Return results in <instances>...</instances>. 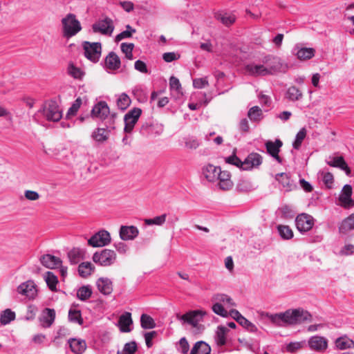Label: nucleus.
I'll return each mask as SVG.
<instances>
[{
  "label": "nucleus",
  "mask_w": 354,
  "mask_h": 354,
  "mask_svg": "<svg viewBox=\"0 0 354 354\" xmlns=\"http://www.w3.org/2000/svg\"><path fill=\"white\" fill-rule=\"evenodd\" d=\"M179 350L183 354H187L189 350V343L185 337H182L179 341Z\"/></svg>",
  "instance_id": "e2e57ef3"
},
{
  "label": "nucleus",
  "mask_w": 354,
  "mask_h": 354,
  "mask_svg": "<svg viewBox=\"0 0 354 354\" xmlns=\"http://www.w3.org/2000/svg\"><path fill=\"white\" fill-rule=\"evenodd\" d=\"M71 263L77 264L84 257V252L80 248H73L68 253Z\"/></svg>",
  "instance_id": "e433bc0d"
},
{
  "label": "nucleus",
  "mask_w": 354,
  "mask_h": 354,
  "mask_svg": "<svg viewBox=\"0 0 354 354\" xmlns=\"http://www.w3.org/2000/svg\"><path fill=\"white\" fill-rule=\"evenodd\" d=\"M115 252L108 249H104L100 252H95L93 256V261L102 266H111L115 262Z\"/></svg>",
  "instance_id": "423d86ee"
},
{
  "label": "nucleus",
  "mask_w": 354,
  "mask_h": 354,
  "mask_svg": "<svg viewBox=\"0 0 354 354\" xmlns=\"http://www.w3.org/2000/svg\"><path fill=\"white\" fill-rule=\"evenodd\" d=\"M214 18L225 26H231L236 21V17L234 15L223 13L221 12L214 13Z\"/></svg>",
  "instance_id": "c85d7f7f"
},
{
  "label": "nucleus",
  "mask_w": 354,
  "mask_h": 354,
  "mask_svg": "<svg viewBox=\"0 0 354 354\" xmlns=\"http://www.w3.org/2000/svg\"><path fill=\"white\" fill-rule=\"evenodd\" d=\"M304 346V342H290L286 345V348L288 353H292L302 348Z\"/></svg>",
  "instance_id": "4d7b16f0"
},
{
  "label": "nucleus",
  "mask_w": 354,
  "mask_h": 354,
  "mask_svg": "<svg viewBox=\"0 0 354 354\" xmlns=\"http://www.w3.org/2000/svg\"><path fill=\"white\" fill-rule=\"evenodd\" d=\"M120 59L114 52L109 53L106 57L105 66L107 69L117 70L120 67Z\"/></svg>",
  "instance_id": "393cba45"
},
{
  "label": "nucleus",
  "mask_w": 354,
  "mask_h": 354,
  "mask_svg": "<svg viewBox=\"0 0 354 354\" xmlns=\"http://www.w3.org/2000/svg\"><path fill=\"white\" fill-rule=\"evenodd\" d=\"M239 324L250 332H257L258 330L257 327L245 317L241 319V322Z\"/></svg>",
  "instance_id": "052dcab7"
},
{
  "label": "nucleus",
  "mask_w": 354,
  "mask_h": 354,
  "mask_svg": "<svg viewBox=\"0 0 354 354\" xmlns=\"http://www.w3.org/2000/svg\"><path fill=\"white\" fill-rule=\"evenodd\" d=\"M64 36L70 38L77 34L81 30L80 22L74 14L69 13L62 19Z\"/></svg>",
  "instance_id": "f257e3e1"
},
{
  "label": "nucleus",
  "mask_w": 354,
  "mask_h": 354,
  "mask_svg": "<svg viewBox=\"0 0 354 354\" xmlns=\"http://www.w3.org/2000/svg\"><path fill=\"white\" fill-rule=\"evenodd\" d=\"M228 331H229V330L223 326H218L215 339H216V344L218 346H223L225 344V343H226L225 336Z\"/></svg>",
  "instance_id": "f704fd0d"
},
{
  "label": "nucleus",
  "mask_w": 354,
  "mask_h": 354,
  "mask_svg": "<svg viewBox=\"0 0 354 354\" xmlns=\"http://www.w3.org/2000/svg\"><path fill=\"white\" fill-rule=\"evenodd\" d=\"M287 97L291 101H296L302 97V93L296 86H291L287 91Z\"/></svg>",
  "instance_id": "a18cd8bd"
},
{
  "label": "nucleus",
  "mask_w": 354,
  "mask_h": 354,
  "mask_svg": "<svg viewBox=\"0 0 354 354\" xmlns=\"http://www.w3.org/2000/svg\"><path fill=\"white\" fill-rule=\"evenodd\" d=\"M278 231L281 236L284 239H290L293 236L292 230L287 225H279Z\"/></svg>",
  "instance_id": "8fccbe9b"
},
{
  "label": "nucleus",
  "mask_w": 354,
  "mask_h": 354,
  "mask_svg": "<svg viewBox=\"0 0 354 354\" xmlns=\"http://www.w3.org/2000/svg\"><path fill=\"white\" fill-rule=\"evenodd\" d=\"M25 198L28 201H37L40 198L38 192L32 190H26L24 192Z\"/></svg>",
  "instance_id": "0e129e2a"
},
{
  "label": "nucleus",
  "mask_w": 354,
  "mask_h": 354,
  "mask_svg": "<svg viewBox=\"0 0 354 354\" xmlns=\"http://www.w3.org/2000/svg\"><path fill=\"white\" fill-rule=\"evenodd\" d=\"M140 324L144 329H152L156 327L154 319L147 314H142L141 315Z\"/></svg>",
  "instance_id": "a19ab883"
},
{
  "label": "nucleus",
  "mask_w": 354,
  "mask_h": 354,
  "mask_svg": "<svg viewBox=\"0 0 354 354\" xmlns=\"http://www.w3.org/2000/svg\"><path fill=\"white\" fill-rule=\"evenodd\" d=\"M213 299L216 301L227 304L231 306H234L236 305L235 303L232 301V299L225 294H217L214 296Z\"/></svg>",
  "instance_id": "5fc2aeb1"
},
{
  "label": "nucleus",
  "mask_w": 354,
  "mask_h": 354,
  "mask_svg": "<svg viewBox=\"0 0 354 354\" xmlns=\"http://www.w3.org/2000/svg\"><path fill=\"white\" fill-rule=\"evenodd\" d=\"M55 319V310L47 308L44 310L39 320L43 328H49L54 322Z\"/></svg>",
  "instance_id": "412c9836"
},
{
  "label": "nucleus",
  "mask_w": 354,
  "mask_h": 354,
  "mask_svg": "<svg viewBox=\"0 0 354 354\" xmlns=\"http://www.w3.org/2000/svg\"><path fill=\"white\" fill-rule=\"evenodd\" d=\"M218 174L217 180H218L219 188L223 190L230 189L233 186L230 173L228 171H221L220 169Z\"/></svg>",
  "instance_id": "f3484780"
},
{
  "label": "nucleus",
  "mask_w": 354,
  "mask_h": 354,
  "mask_svg": "<svg viewBox=\"0 0 354 354\" xmlns=\"http://www.w3.org/2000/svg\"><path fill=\"white\" fill-rule=\"evenodd\" d=\"M352 187L349 185H346L343 187L342 192L339 196V201L344 207H351L354 206V202L351 199Z\"/></svg>",
  "instance_id": "aec40b11"
},
{
  "label": "nucleus",
  "mask_w": 354,
  "mask_h": 354,
  "mask_svg": "<svg viewBox=\"0 0 354 354\" xmlns=\"http://www.w3.org/2000/svg\"><path fill=\"white\" fill-rule=\"evenodd\" d=\"M82 104V100L81 98L78 97L75 100L74 103L72 104V106L70 107V109L68 111V113L66 114V117L69 118L70 116L74 115L77 112L78 109H80V106Z\"/></svg>",
  "instance_id": "13d9d810"
},
{
  "label": "nucleus",
  "mask_w": 354,
  "mask_h": 354,
  "mask_svg": "<svg viewBox=\"0 0 354 354\" xmlns=\"http://www.w3.org/2000/svg\"><path fill=\"white\" fill-rule=\"evenodd\" d=\"M271 322L277 325L281 326V322L288 324V314L287 310L283 313H278L274 315H268Z\"/></svg>",
  "instance_id": "58836bf2"
},
{
  "label": "nucleus",
  "mask_w": 354,
  "mask_h": 354,
  "mask_svg": "<svg viewBox=\"0 0 354 354\" xmlns=\"http://www.w3.org/2000/svg\"><path fill=\"white\" fill-rule=\"evenodd\" d=\"M354 229V213L351 214L348 217L344 219L339 227V232L343 234H346L350 230Z\"/></svg>",
  "instance_id": "72a5a7b5"
},
{
  "label": "nucleus",
  "mask_w": 354,
  "mask_h": 354,
  "mask_svg": "<svg viewBox=\"0 0 354 354\" xmlns=\"http://www.w3.org/2000/svg\"><path fill=\"white\" fill-rule=\"evenodd\" d=\"M45 281L51 291L57 290L58 283L57 277L51 272H47L45 276Z\"/></svg>",
  "instance_id": "ea45409f"
},
{
  "label": "nucleus",
  "mask_w": 354,
  "mask_h": 354,
  "mask_svg": "<svg viewBox=\"0 0 354 354\" xmlns=\"http://www.w3.org/2000/svg\"><path fill=\"white\" fill-rule=\"evenodd\" d=\"M109 114V107L106 102L104 101L97 103L91 110V116L101 120H105Z\"/></svg>",
  "instance_id": "f8f14e48"
},
{
  "label": "nucleus",
  "mask_w": 354,
  "mask_h": 354,
  "mask_svg": "<svg viewBox=\"0 0 354 354\" xmlns=\"http://www.w3.org/2000/svg\"><path fill=\"white\" fill-rule=\"evenodd\" d=\"M296 226L300 232H308L314 225L313 217L306 213L299 214L295 219Z\"/></svg>",
  "instance_id": "1a4fd4ad"
},
{
  "label": "nucleus",
  "mask_w": 354,
  "mask_h": 354,
  "mask_svg": "<svg viewBox=\"0 0 354 354\" xmlns=\"http://www.w3.org/2000/svg\"><path fill=\"white\" fill-rule=\"evenodd\" d=\"M131 102L130 97L126 93H122L117 100V106L119 109L124 111L129 106Z\"/></svg>",
  "instance_id": "79ce46f5"
},
{
  "label": "nucleus",
  "mask_w": 354,
  "mask_h": 354,
  "mask_svg": "<svg viewBox=\"0 0 354 354\" xmlns=\"http://www.w3.org/2000/svg\"><path fill=\"white\" fill-rule=\"evenodd\" d=\"M288 325L301 324L304 322H311L312 315L307 310L301 308L288 310Z\"/></svg>",
  "instance_id": "7ed1b4c3"
},
{
  "label": "nucleus",
  "mask_w": 354,
  "mask_h": 354,
  "mask_svg": "<svg viewBox=\"0 0 354 354\" xmlns=\"http://www.w3.org/2000/svg\"><path fill=\"white\" fill-rule=\"evenodd\" d=\"M95 270V266L90 262H83L78 266V272L80 277L86 278Z\"/></svg>",
  "instance_id": "2f4dec72"
},
{
  "label": "nucleus",
  "mask_w": 354,
  "mask_h": 354,
  "mask_svg": "<svg viewBox=\"0 0 354 354\" xmlns=\"http://www.w3.org/2000/svg\"><path fill=\"white\" fill-rule=\"evenodd\" d=\"M142 114V109L135 107L130 110L124 117V131L126 133L132 132L135 124L138 121L139 118Z\"/></svg>",
  "instance_id": "0eeeda50"
},
{
  "label": "nucleus",
  "mask_w": 354,
  "mask_h": 354,
  "mask_svg": "<svg viewBox=\"0 0 354 354\" xmlns=\"http://www.w3.org/2000/svg\"><path fill=\"white\" fill-rule=\"evenodd\" d=\"M68 318L72 322L77 323L80 325L83 324V319L80 310L71 309L68 313Z\"/></svg>",
  "instance_id": "de8ad7c7"
},
{
  "label": "nucleus",
  "mask_w": 354,
  "mask_h": 354,
  "mask_svg": "<svg viewBox=\"0 0 354 354\" xmlns=\"http://www.w3.org/2000/svg\"><path fill=\"white\" fill-rule=\"evenodd\" d=\"M245 71L252 75H270V70L263 65L248 64L245 66Z\"/></svg>",
  "instance_id": "b1692460"
},
{
  "label": "nucleus",
  "mask_w": 354,
  "mask_h": 354,
  "mask_svg": "<svg viewBox=\"0 0 354 354\" xmlns=\"http://www.w3.org/2000/svg\"><path fill=\"white\" fill-rule=\"evenodd\" d=\"M335 346L339 350L354 348V342L347 336H343L335 340Z\"/></svg>",
  "instance_id": "473e14b6"
},
{
  "label": "nucleus",
  "mask_w": 354,
  "mask_h": 354,
  "mask_svg": "<svg viewBox=\"0 0 354 354\" xmlns=\"http://www.w3.org/2000/svg\"><path fill=\"white\" fill-rule=\"evenodd\" d=\"M19 294L25 295L29 299H34L37 295L35 284L32 281H28L21 283L17 288Z\"/></svg>",
  "instance_id": "ddd939ff"
},
{
  "label": "nucleus",
  "mask_w": 354,
  "mask_h": 354,
  "mask_svg": "<svg viewBox=\"0 0 354 354\" xmlns=\"http://www.w3.org/2000/svg\"><path fill=\"white\" fill-rule=\"evenodd\" d=\"M15 319V313L10 309H6L2 312L0 317L1 324L6 325Z\"/></svg>",
  "instance_id": "37998d69"
},
{
  "label": "nucleus",
  "mask_w": 354,
  "mask_h": 354,
  "mask_svg": "<svg viewBox=\"0 0 354 354\" xmlns=\"http://www.w3.org/2000/svg\"><path fill=\"white\" fill-rule=\"evenodd\" d=\"M157 335L156 331H151L145 334L146 345L148 348L152 346V339Z\"/></svg>",
  "instance_id": "774afa93"
},
{
  "label": "nucleus",
  "mask_w": 354,
  "mask_h": 354,
  "mask_svg": "<svg viewBox=\"0 0 354 354\" xmlns=\"http://www.w3.org/2000/svg\"><path fill=\"white\" fill-rule=\"evenodd\" d=\"M262 163V157L257 153H251L243 161V169L249 170Z\"/></svg>",
  "instance_id": "a211bd4d"
},
{
  "label": "nucleus",
  "mask_w": 354,
  "mask_h": 354,
  "mask_svg": "<svg viewBox=\"0 0 354 354\" xmlns=\"http://www.w3.org/2000/svg\"><path fill=\"white\" fill-rule=\"evenodd\" d=\"M44 118L48 121L58 122L62 117V113L57 103L50 100L44 104L43 110Z\"/></svg>",
  "instance_id": "f03ea898"
},
{
  "label": "nucleus",
  "mask_w": 354,
  "mask_h": 354,
  "mask_svg": "<svg viewBox=\"0 0 354 354\" xmlns=\"http://www.w3.org/2000/svg\"><path fill=\"white\" fill-rule=\"evenodd\" d=\"M41 263L48 269H55L62 265V260L51 254H44L40 257Z\"/></svg>",
  "instance_id": "6ab92c4d"
},
{
  "label": "nucleus",
  "mask_w": 354,
  "mask_h": 354,
  "mask_svg": "<svg viewBox=\"0 0 354 354\" xmlns=\"http://www.w3.org/2000/svg\"><path fill=\"white\" fill-rule=\"evenodd\" d=\"M138 228L133 225H122L120 228V237L123 241L133 240L138 236Z\"/></svg>",
  "instance_id": "2eb2a0df"
},
{
  "label": "nucleus",
  "mask_w": 354,
  "mask_h": 354,
  "mask_svg": "<svg viewBox=\"0 0 354 354\" xmlns=\"http://www.w3.org/2000/svg\"><path fill=\"white\" fill-rule=\"evenodd\" d=\"M109 131L104 128H98L92 133V138L97 142H104L109 138Z\"/></svg>",
  "instance_id": "c9c22d12"
},
{
  "label": "nucleus",
  "mask_w": 354,
  "mask_h": 354,
  "mask_svg": "<svg viewBox=\"0 0 354 354\" xmlns=\"http://www.w3.org/2000/svg\"><path fill=\"white\" fill-rule=\"evenodd\" d=\"M94 32H100L102 35H111L114 30L113 21L110 18H105L95 22L92 26Z\"/></svg>",
  "instance_id": "9d476101"
},
{
  "label": "nucleus",
  "mask_w": 354,
  "mask_h": 354,
  "mask_svg": "<svg viewBox=\"0 0 354 354\" xmlns=\"http://www.w3.org/2000/svg\"><path fill=\"white\" fill-rule=\"evenodd\" d=\"M207 314V312L203 310H189L185 314L180 315L176 314L178 319L187 323L193 327H196L199 322L203 321V317Z\"/></svg>",
  "instance_id": "20e7f679"
},
{
  "label": "nucleus",
  "mask_w": 354,
  "mask_h": 354,
  "mask_svg": "<svg viewBox=\"0 0 354 354\" xmlns=\"http://www.w3.org/2000/svg\"><path fill=\"white\" fill-rule=\"evenodd\" d=\"M315 55V49L313 48H301L296 53L297 59L301 61L310 59Z\"/></svg>",
  "instance_id": "c756f323"
},
{
  "label": "nucleus",
  "mask_w": 354,
  "mask_h": 354,
  "mask_svg": "<svg viewBox=\"0 0 354 354\" xmlns=\"http://www.w3.org/2000/svg\"><path fill=\"white\" fill-rule=\"evenodd\" d=\"M209 85L207 77L196 78L193 80V86L196 88H203Z\"/></svg>",
  "instance_id": "680f3d73"
},
{
  "label": "nucleus",
  "mask_w": 354,
  "mask_h": 354,
  "mask_svg": "<svg viewBox=\"0 0 354 354\" xmlns=\"http://www.w3.org/2000/svg\"><path fill=\"white\" fill-rule=\"evenodd\" d=\"M248 116L252 121L258 122L262 119L263 113L260 107L254 106L250 109Z\"/></svg>",
  "instance_id": "4c0bfd02"
},
{
  "label": "nucleus",
  "mask_w": 354,
  "mask_h": 354,
  "mask_svg": "<svg viewBox=\"0 0 354 354\" xmlns=\"http://www.w3.org/2000/svg\"><path fill=\"white\" fill-rule=\"evenodd\" d=\"M282 145V142L279 139H277L275 142L268 141L266 143V147L268 153L279 163L282 162V159L279 156L280 148Z\"/></svg>",
  "instance_id": "4468645a"
},
{
  "label": "nucleus",
  "mask_w": 354,
  "mask_h": 354,
  "mask_svg": "<svg viewBox=\"0 0 354 354\" xmlns=\"http://www.w3.org/2000/svg\"><path fill=\"white\" fill-rule=\"evenodd\" d=\"M327 164L333 167H338L345 171L346 175L351 174V169L342 156L333 158V160L328 161Z\"/></svg>",
  "instance_id": "cd10ccee"
},
{
  "label": "nucleus",
  "mask_w": 354,
  "mask_h": 354,
  "mask_svg": "<svg viewBox=\"0 0 354 354\" xmlns=\"http://www.w3.org/2000/svg\"><path fill=\"white\" fill-rule=\"evenodd\" d=\"M123 351L127 353V354H135L137 351L136 343L135 342L127 343L124 345Z\"/></svg>",
  "instance_id": "338daca9"
},
{
  "label": "nucleus",
  "mask_w": 354,
  "mask_h": 354,
  "mask_svg": "<svg viewBox=\"0 0 354 354\" xmlns=\"http://www.w3.org/2000/svg\"><path fill=\"white\" fill-rule=\"evenodd\" d=\"M321 176L322 177V180L325 185V186L328 189L332 188L333 182H334V177L333 175L330 172H324L321 171L320 173Z\"/></svg>",
  "instance_id": "3c124183"
},
{
  "label": "nucleus",
  "mask_w": 354,
  "mask_h": 354,
  "mask_svg": "<svg viewBox=\"0 0 354 354\" xmlns=\"http://www.w3.org/2000/svg\"><path fill=\"white\" fill-rule=\"evenodd\" d=\"M221 167L208 164L203 169V174L209 182H216L218 180V172Z\"/></svg>",
  "instance_id": "4be33fe9"
},
{
  "label": "nucleus",
  "mask_w": 354,
  "mask_h": 354,
  "mask_svg": "<svg viewBox=\"0 0 354 354\" xmlns=\"http://www.w3.org/2000/svg\"><path fill=\"white\" fill-rule=\"evenodd\" d=\"M213 312L216 315H218L223 317H227L228 316V313L223 308V305L221 302L216 301L212 308Z\"/></svg>",
  "instance_id": "6e6d98bb"
},
{
  "label": "nucleus",
  "mask_w": 354,
  "mask_h": 354,
  "mask_svg": "<svg viewBox=\"0 0 354 354\" xmlns=\"http://www.w3.org/2000/svg\"><path fill=\"white\" fill-rule=\"evenodd\" d=\"M225 162L228 164L233 165L237 167L243 169V162H242L235 154L226 158Z\"/></svg>",
  "instance_id": "bf43d9fd"
},
{
  "label": "nucleus",
  "mask_w": 354,
  "mask_h": 354,
  "mask_svg": "<svg viewBox=\"0 0 354 354\" xmlns=\"http://www.w3.org/2000/svg\"><path fill=\"white\" fill-rule=\"evenodd\" d=\"M92 290L89 287L82 286L77 290V296L80 300L84 301L90 298Z\"/></svg>",
  "instance_id": "09e8293b"
},
{
  "label": "nucleus",
  "mask_w": 354,
  "mask_h": 354,
  "mask_svg": "<svg viewBox=\"0 0 354 354\" xmlns=\"http://www.w3.org/2000/svg\"><path fill=\"white\" fill-rule=\"evenodd\" d=\"M309 347L314 351L322 352L328 347V341L324 337L313 336L308 340Z\"/></svg>",
  "instance_id": "dca6fc26"
},
{
  "label": "nucleus",
  "mask_w": 354,
  "mask_h": 354,
  "mask_svg": "<svg viewBox=\"0 0 354 354\" xmlns=\"http://www.w3.org/2000/svg\"><path fill=\"white\" fill-rule=\"evenodd\" d=\"M68 73L75 79H82L84 75L81 68L75 66L73 62L68 64Z\"/></svg>",
  "instance_id": "c03bdc74"
},
{
  "label": "nucleus",
  "mask_w": 354,
  "mask_h": 354,
  "mask_svg": "<svg viewBox=\"0 0 354 354\" xmlns=\"http://www.w3.org/2000/svg\"><path fill=\"white\" fill-rule=\"evenodd\" d=\"M264 62L267 64V68L270 70V74L277 72L285 73L288 68V65L279 57H266Z\"/></svg>",
  "instance_id": "9b49d317"
},
{
  "label": "nucleus",
  "mask_w": 354,
  "mask_h": 354,
  "mask_svg": "<svg viewBox=\"0 0 354 354\" xmlns=\"http://www.w3.org/2000/svg\"><path fill=\"white\" fill-rule=\"evenodd\" d=\"M68 344L71 351L75 354H82L86 349V343L84 339L71 338Z\"/></svg>",
  "instance_id": "5701e85b"
},
{
  "label": "nucleus",
  "mask_w": 354,
  "mask_h": 354,
  "mask_svg": "<svg viewBox=\"0 0 354 354\" xmlns=\"http://www.w3.org/2000/svg\"><path fill=\"white\" fill-rule=\"evenodd\" d=\"M97 286L99 291L105 295H110L113 291L112 282L107 278H100L97 281Z\"/></svg>",
  "instance_id": "bb28decb"
},
{
  "label": "nucleus",
  "mask_w": 354,
  "mask_h": 354,
  "mask_svg": "<svg viewBox=\"0 0 354 354\" xmlns=\"http://www.w3.org/2000/svg\"><path fill=\"white\" fill-rule=\"evenodd\" d=\"M169 86L171 89H175L178 92H179L181 88V84L180 83L179 80L174 76H171L170 77Z\"/></svg>",
  "instance_id": "69168bd1"
},
{
  "label": "nucleus",
  "mask_w": 354,
  "mask_h": 354,
  "mask_svg": "<svg viewBox=\"0 0 354 354\" xmlns=\"http://www.w3.org/2000/svg\"><path fill=\"white\" fill-rule=\"evenodd\" d=\"M210 346L203 341L197 342L191 351L190 354H209Z\"/></svg>",
  "instance_id": "7c9ffc66"
},
{
  "label": "nucleus",
  "mask_w": 354,
  "mask_h": 354,
  "mask_svg": "<svg viewBox=\"0 0 354 354\" xmlns=\"http://www.w3.org/2000/svg\"><path fill=\"white\" fill-rule=\"evenodd\" d=\"M85 57L93 62H98L102 53V46L100 42L91 43L84 41L82 44Z\"/></svg>",
  "instance_id": "39448f33"
},
{
  "label": "nucleus",
  "mask_w": 354,
  "mask_h": 354,
  "mask_svg": "<svg viewBox=\"0 0 354 354\" xmlns=\"http://www.w3.org/2000/svg\"><path fill=\"white\" fill-rule=\"evenodd\" d=\"M111 239L109 232L102 230L93 235L88 241L89 245L93 247H103L111 243Z\"/></svg>",
  "instance_id": "6e6552de"
},
{
  "label": "nucleus",
  "mask_w": 354,
  "mask_h": 354,
  "mask_svg": "<svg viewBox=\"0 0 354 354\" xmlns=\"http://www.w3.org/2000/svg\"><path fill=\"white\" fill-rule=\"evenodd\" d=\"M276 180L282 185L283 187L290 189V178L286 173H279L275 176Z\"/></svg>",
  "instance_id": "49530a36"
},
{
  "label": "nucleus",
  "mask_w": 354,
  "mask_h": 354,
  "mask_svg": "<svg viewBox=\"0 0 354 354\" xmlns=\"http://www.w3.org/2000/svg\"><path fill=\"white\" fill-rule=\"evenodd\" d=\"M306 136V130L305 128H302L297 134L296 139L293 142V147L296 149H299L301 145Z\"/></svg>",
  "instance_id": "603ef678"
},
{
  "label": "nucleus",
  "mask_w": 354,
  "mask_h": 354,
  "mask_svg": "<svg viewBox=\"0 0 354 354\" xmlns=\"http://www.w3.org/2000/svg\"><path fill=\"white\" fill-rule=\"evenodd\" d=\"M132 323L133 321L130 313H125L119 317L118 326L120 330L123 333H129L131 331L130 326Z\"/></svg>",
  "instance_id": "a878e982"
},
{
  "label": "nucleus",
  "mask_w": 354,
  "mask_h": 354,
  "mask_svg": "<svg viewBox=\"0 0 354 354\" xmlns=\"http://www.w3.org/2000/svg\"><path fill=\"white\" fill-rule=\"evenodd\" d=\"M167 215L165 214H163L160 216H156L153 218H148L145 220V223L147 225H162L165 221H166Z\"/></svg>",
  "instance_id": "864d4df0"
}]
</instances>
